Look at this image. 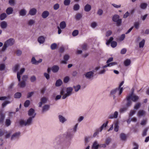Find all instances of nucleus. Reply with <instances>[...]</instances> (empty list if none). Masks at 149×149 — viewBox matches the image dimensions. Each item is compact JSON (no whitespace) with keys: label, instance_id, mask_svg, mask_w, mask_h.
I'll return each instance as SVG.
<instances>
[{"label":"nucleus","instance_id":"nucleus-1","mask_svg":"<svg viewBox=\"0 0 149 149\" xmlns=\"http://www.w3.org/2000/svg\"><path fill=\"white\" fill-rule=\"evenodd\" d=\"M14 43L15 40L12 38H10L6 40L2 48V51L3 52L5 51L8 47L12 46L14 44Z\"/></svg>","mask_w":149,"mask_h":149},{"label":"nucleus","instance_id":"nucleus-2","mask_svg":"<svg viewBox=\"0 0 149 149\" xmlns=\"http://www.w3.org/2000/svg\"><path fill=\"white\" fill-rule=\"evenodd\" d=\"M34 118L30 117L26 121H25L23 120H21L19 121V124L21 126L31 125L32 124L33 119Z\"/></svg>","mask_w":149,"mask_h":149},{"label":"nucleus","instance_id":"nucleus-3","mask_svg":"<svg viewBox=\"0 0 149 149\" xmlns=\"http://www.w3.org/2000/svg\"><path fill=\"white\" fill-rule=\"evenodd\" d=\"M112 20L116 22V25L117 26H120L122 23V19H120V16L119 15L115 14L112 17Z\"/></svg>","mask_w":149,"mask_h":149},{"label":"nucleus","instance_id":"nucleus-4","mask_svg":"<svg viewBox=\"0 0 149 149\" xmlns=\"http://www.w3.org/2000/svg\"><path fill=\"white\" fill-rule=\"evenodd\" d=\"M73 91V88L71 87H68L66 89L67 93L65 94L62 96L63 99H65L67 97L70 96L72 94V92Z\"/></svg>","mask_w":149,"mask_h":149},{"label":"nucleus","instance_id":"nucleus-5","mask_svg":"<svg viewBox=\"0 0 149 149\" xmlns=\"http://www.w3.org/2000/svg\"><path fill=\"white\" fill-rule=\"evenodd\" d=\"M133 94H134V92L133 91L130 94H129L126 97V99L127 102L126 105V107L127 108L130 107L132 104V102L130 100L131 97Z\"/></svg>","mask_w":149,"mask_h":149},{"label":"nucleus","instance_id":"nucleus-6","mask_svg":"<svg viewBox=\"0 0 149 149\" xmlns=\"http://www.w3.org/2000/svg\"><path fill=\"white\" fill-rule=\"evenodd\" d=\"M94 70L87 72L85 73L84 75L87 79H93L94 77Z\"/></svg>","mask_w":149,"mask_h":149},{"label":"nucleus","instance_id":"nucleus-7","mask_svg":"<svg viewBox=\"0 0 149 149\" xmlns=\"http://www.w3.org/2000/svg\"><path fill=\"white\" fill-rule=\"evenodd\" d=\"M73 133L72 129H70L68 130V131L66 134L64 135L65 136L66 138L68 139H70L72 137Z\"/></svg>","mask_w":149,"mask_h":149},{"label":"nucleus","instance_id":"nucleus-8","mask_svg":"<svg viewBox=\"0 0 149 149\" xmlns=\"http://www.w3.org/2000/svg\"><path fill=\"white\" fill-rule=\"evenodd\" d=\"M124 83V81H122L118 87L116 88H117L118 89V91H117V94L118 96H120L122 93L123 88V87H121V86L123 85Z\"/></svg>","mask_w":149,"mask_h":149},{"label":"nucleus","instance_id":"nucleus-9","mask_svg":"<svg viewBox=\"0 0 149 149\" xmlns=\"http://www.w3.org/2000/svg\"><path fill=\"white\" fill-rule=\"evenodd\" d=\"M28 114L30 117L34 118L36 115L34 109L32 108L30 109L28 111Z\"/></svg>","mask_w":149,"mask_h":149},{"label":"nucleus","instance_id":"nucleus-10","mask_svg":"<svg viewBox=\"0 0 149 149\" xmlns=\"http://www.w3.org/2000/svg\"><path fill=\"white\" fill-rule=\"evenodd\" d=\"M118 89L117 88H115L111 91L110 93V96L111 97H113V99L114 100L116 97V95L117 94V91Z\"/></svg>","mask_w":149,"mask_h":149},{"label":"nucleus","instance_id":"nucleus-11","mask_svg":"<svg viewBox=\"0 0 149 149\" xmlns=\"http://www.w3.org/2000/svg\"><path fill=\"white\" fill-rule=\"evenodd\" d=\"M37 12V9L36 8H33L30 10L29 14L31 16H34L36 14Z\"/></svg>","mask_w":149,"mask_h":149},{"label":"nucleus","instance_id":"nucleus-12","mask_svg":"<svg viewBox=\"0 0 149 149\" xmlns=\"http://www.w3.org/2000/svg\"><path fill=\"white\" fill-rule=\"evenodd\" d=\"M118 115V112L117 111H115L113 114H111L109 116L108 118L110 119H112L113 118H117Z\"/></svg>","mask_w":149,"mask_h":149},{"label":"nucleus","instance_id":"nucleus-13","mask_svg":"<svg viewBox=\"0 0 149 149\" xmlns=\"http://www.w3.org/2000/svg\"><path fill=\"white\" fill-rule=\"evenodd\" d=\"M70 58V56L69 55H65L63 57L64 60L61 61V63L66 64L67 63V61L69 60Z\"/></svg>","mask_w":149,"mask_h":149},{"label":"nucleus","instance_id":"nucleus-14","mask_svg":"<svg viewBox=\"0 0 149 149\" xmlns=\"http://www.w3.org/2000/svg\"><path fill=\"white\" fill-rule=\"evenodd\" d=\"M49 15V12L47 10L44 11L42 13L41 16L42 17L44 18L45 19L47 18Z\"/></svg>","mask_w":149,"mask_h":149},{"label":"nucleus","instance_id":"nucleus-15","mask_svg":"<svg viewBox=\"0 0 149 149\" xmlns=\"http://www.w3.org/2000/svg\"><path fill=\"white\" fill-rule=\"evenodd\" d=\"M120 137L121 140L125 141L127 140V136L124 133H121L120 134Z\"/></svg>","mask_w":149,"mask_h":149},{"label":"nucleus","instance_id":"nucleus-16","mask_svg":"<svg viewBox=\"0 0 149 149\" xmlns=\"http://www.w3.org/2000/svg\"><path fill=\"white\" fill-rule=\"evenodd\" d=\"M0 26L2 29H5L7 26V23L6 21H3L0 23Z\"/></svg>","mask_w":149,"mask_h":149},{"label":"nucleus","instance_id":"nucleus-17","mask_svg":"<svg viewBox=\"0 0 149 149\" xmlns=\"http://www.w3.org/2000/svg\"><path fill=\"white\" fill-rule=\"evenodd\" d=\"M50 108V106L48 104H45L42 107V112L44 113L48 111Z\"/></svg>","mask_w":149,"mask_h":149},{"label":"nucleus","instance_id":"nucleus-18","mask_svg":"<svg viewBox=\"0 0 149 149\" xmlns=\"http://www.w3.org/2000/svg\"><path fill=\"white\" fill-rule=\"evenodd\" d=\"M26 85V82L23 81H20L18 84V86L21 88H24Z\"/></svg>","mask_w":149,"mask_h":149},{"label":"nucleus","instance_id":"nucleus-19","mask_svg":"<svg viewBox=\"0 0 149 149\" xmlns=\"http://www.w3.org/2000/svg\"><path fill=\"white\" fill-rule=\"evenodd\" d=\"M58 117L59 121L62 123H64L67 121V119L62 115H59Z\"/></svg>","mask_w":149,"mask_h":149},{"label":"nucleus","instance_id":"nucleus-20","mask_svg":"<svg viewBox=\"0 0 149 149\" xmlns=\"http://www.w3.org/2000/svg\"><path fill=\"white\" fill-rule=\"evenodd\" d=\"M27 11L25 9H21L19 12V16H24L26 14Z\"/></svg>","mask_w":149,"mask_h":149},{"label":"nucleus","instance_id":"nucleus-21","mask_svg":"<svg viewBox=\"0 0 149 149\" xmlns=\"http://www.w3.org/2000/svg\"><path fill=\"white\" fill-rule=\"evenodd\" d=\"M20 134V133L19 132H16L14 134L11 136V140H12L18 138Z\"/></svg>","mask_w":149,"mask_h":149},{"label":"nucleus","instance_id":"nucleus-22","mask_svg":"<svg viewBox=\"0 0 149 149\" xmlns=\"http://www.w3.org/2000/svg\"><path fill=\"white\" fill-rule=\"evenodd\" d=\"M13 9L11 7L8 8L6 10V12L8 15H10L13 13Z\"/></svg>","mask_w":149,"mask_h":149},{"label":"nucleus","instance_id":"nucleus-23","mask_svg":"<svg viewBox=\"0 0 149 149\" xmlns=\"http://www.w3.org/2000/svg\"><path fill=\"white\" fill-rule=\"evenodd\" d=\"M38 42L40 44H43L45 41V38L43 36H40L38 38Z\"/></svg>","mask_w":149,"mask_h":149},{"label":"nucleus","instance_id":"nucleus-24","mask_svg":"<svg viewBox=\"0 0 149 149\" xmlns=\"http://www.w3.org/2000/svg\"><path fill=\"white\" fill-rule=\"evenodd\" d=\"M59 69V67L58 66L54 65L52 67V70L53 72L56 73L58 72Z\"/></svg>","mask_w":149,"mask_h":149},{"label":"nucleus","instance_id":"nucleus-25","mask_svg":"<svg viewBox=\"0 0 149 149\" xmlns=\"http://www.w3.org/2000/svg\"><path fill=\"white\" fill-rule=\"evenodd\" d=\"M91 6L90 5L87 4L84 7V10L86 12H88L91 10Z\"/></svg>","mask_w":149,"mask_h":149},{"label":"nucleus","instance_id":"nucleus-26","mask_svg":"<svg viewBox=\"0 0 149 149\" xmlns=\"http://www.w3.org/2000/svg\"><path fill=\"white\" fill-rule=\"evenodd\" d=\"M82 15L79 13L76 14L75 16V18L77 20H79L82 17Z\"/></svg>","mask_w":149,"mask_h":149},{"label":"nucleus","instance_id":"nucleus-27","mask_svg":"<svg viewBox=\"0 0 149 149\" xmlns=\"http://www.w3.org/2000/svg\"><path fill=\"white\" fill-rule=\"evenodd\" d=\"M59 28L62 29H65L66 27V24L65 22L62 21L59 24Z\"/></svg>","mask_w":149,"mask_h":149},{"label":"nucleus","instance_id":"nucleus-28","mask_svg":"<svg viewBox=\"0 0 149 149\" xmlns=\"http://www.w3.org/2000/svg\"><path fill=\"white\" fill-rule=\"evenodd\" d=\"M63 83L61 79L56 80L55 83V86L56 87H59L61 86Z\"/></svg>","mask_w":149,"mask_h":149},{"label":"nucleus","instance_id":"nucleus-29","mask_svg":"<svg viewBox=\"0 0 149 149\" xmlns=\"http://www.w3.org/2000/svg\"><path fill=\"white\" fill-rule=\"evenodd\" d=\"M139 98V97L138 96L133 95V94L131 97V99L133 102H136L138 100Z\"/></svg>","mask_w":149,"mask_h":149},{"label":"nucleus","instance_id":"nucleus-30","mask_svg":"<svg viewBox=\"0 0 149 149\" xmlns=\"http://www.w3.org/2000/svg\"><path fill=\"white\" fill-rule=\"evenodd\" d=\"M145 114V112L143 110H139L138 112L137 116L140 117L144 115Z\"/></svg>","mask_w":149,"mask_h":149},{"label":"nucleus","instance_id":"nucleus-31","mask_svg":"<svg viewBox=\"0 0 149 149\" xmlns=\"http://www.w3.org/2000/svg\"><path fill=\"white\" fill-rule=\"evenodd\" d=\"M145 41L144 39H143L141 41L139 42V47L140 48H142L143 47Z\"/></svg>","mask_w":149,"mask_h":149},{"label":"nucleus","instance_id":"nucleus-32","mask_svg":"<svg viewBox=\"0 0 149 149\" xmlns=\"http://www.w3.org/2000/svg\"><path fill=\"white\" fill-rule=\"evenodd\" d=\"M7 17L6 13H3L0 15V19L1 20H3L4 19Z\"/></svg>","mask_w":149,"mask_h":149},{"label":"nucleus","instance_id":"nucleus-33","mask_svg":"<svg viewBox=\"0 0 149 149\" xmlns=\"http://www.w3.org/2000/svg\"><path fill=\"white\" fill-rule=\"evenodd\" d=\"M131 63V61L130 59H126L124 62V63L125 66H128Z\"/></svg>","mask_w":149,"mask_h":149},{"label":"nucleus","instance_id":"nucleus-34","mask_svg":"<svg viewBox=\"0 0 149 149\" xmlns=\"http://www.w3.org/2000/svg\"><path fill=\"white\" fill-rule=\"evenodd\" d=\"M109 123V122L108 121H107L106 122V123H104L102 126H101L100 127V132H101L102 131V130H103V129L104 127H106L107 125H108V124Z\"/></svg>","mask_w":149,"mask_h":149},{"label":"nucleus","instance_id":"nucleus-35","mask_svg":"<svg viewBox=\"0 0 149 149\" xmlns=\"http://www.w3.org/2000/svg\"><path fill=\"white\" fill-rule=\"evenodd\" d=\"M119 126L118 122H116L114 124V130L116 132H117L118 131Z\"/></svg>","mask_w":149,"mask_h":149},{"label":"nucleus","instance_id":"nucleus-36","mask_svg":"<svg viewBox=\"0 0 149 149\" xmlns=\"http://www.w3.org/2000/svg\"><path fill=\"white\" fill-rule=\"evenodd\" d=\"M35 22L34 20L30 19L28 21L27 24L29 26H31L35 24Z\"/></svg>","mask_w":149,"mask_h":149},{"label":"nucleus","instance_id":"nucleus-37","mask_svg":"<svg viewBox=\"0 0 149 149\" xmlns=\"http://www.w3.org/2000/svg\"><path fill=\"white\" fill-rule=\"evenodd\" d=\"M147 5V3H142L141 4L140 7L141 8L145 9L146 8Z\"/></svg>","mask_w":149,"mask_h":149},{"label":"nucleus","instance_id":"nucleus-38","mask_svg":"<svg viewBox=\"0 0 149 149\" xmlns=\"http://www.w3.org/2000/svg\"><path fill=\"white\" fill-rule=\"evenodd\" d=\"M79 8L80 6L79 4H75L73 6V9L74 11H77L79 10Z\"/></svg>","mask_w":149,"mask_h":149},{"label":"nucleus","instance_id":"nucleus-39","mask_svg":"<svg viewBox=\"0 0 149 149\" xmlns=\"http://www.w3.org/2000/svg\"><path fill=\"white\" fill-rule=\"evenodd\" d=\"M22 95V94L20 93L17 92L15 93L14 95V97L16 98H19Z\"/></svg>","mask_w":149,"mask_h":149},{"label":"nucleus","instance_id":"nucleus-40","mask_svg":"<svg viewBox=\"0 0 149 149\" xmlns=\"http://www.w3.org/2000/svg\"><path fill=\"white\" fill-rule=\"evenodd\" d=\"M99 144H98L96 141H95L93 144V147L94 148V149H97L99 148Z\"/></svg>","mask_w":149,"mask_h":149},{"label":"nucleus","instance_id":"nucleus-41","mask_svg":"<svg viewBox=\"0 0 149 149\" xmlns=\"http://www.w3.org/2000/svg\"><path fill=\"white\" fill-rule=\"evenodd\" d=\"M11 123V122L9 119H7L5 121V125L6 126L8 127L9 126Z\"/></svg>","mask_w":149,"mask_h":149},{"label":"nucleus","instance_id":"nucleus-42","mask_svg":"<svg viewBox=\"0 0 149 149\" xmlns=\"http://www.w3.org/2000/svg\"><path fill=\"white\" fill-rule=\"evenodd\" d=\"M80 88L81 86L79 85L73 86V88L74 89L75 91L76 92H77L80 89Z\"/></svg>","mask_w":149,"mask_h":149},{"label":"nucleus","instance_id":"nucleus-43","mask_svg":"<svg viewBox=\"0 0 149 149\" xmlns=\"http://www.w3.org/2000/svg\"><path fill=\"white\" fill-rule=\"evenodd\" d=\"M111 139L109 137L107 138L105 141V144H106V146L109 145L111 142Z\"/></svg>","mask_w":149,"mask_h":149},{"label":"nucleus","instance_id":"nucleus-44","mask_svg":"<svg viewBox=\"0 0 149 149\" xmlns=\"http://www.w3.org/2000/svg\"><path fill=\"white\" fill-rule=\"evenodd\" d=\"M5 118V115L3 113L0 114V122H2Z\"/></svg>","mask_w":149,"mask_h":149},{"label":"nucleus","instance_id":"nucleus-45","mask_svg":"<svg viewBox=\"0 0 149 149\" xmlns=\"http://www.w3.org/2000/svg\"><path fill=\"white\" fill-rule=\"evenodd\" d=\"M127 108L126 107L121 108L120 109L119 112L120 113H123L124 112L126 111L127 110Z\"/></svg>","mask_w":149,"mask_h":149},{"label":"nucleus","instance_id":"nucleus-46","mask_svg":"<svg viewBox=\"0 0 149 149\" xmlns=\"http://www.w3.org/2000/svg\"><path fill=\"white\" fill-rule=\"evenodd\" d=\"M113 38L112 37H111L106 42V44L107 45H109V44L112 41H113Z\"/></svg>","mask_w":149,"mask_h":149},{"label":"nucleus","instance_id":"nucleus-47","mask_svg":"<svg viewBox=\"0 0 149 149\" xmlns=\"http://www.w3.org/2000/svg\"><path fill=\"white\" fill-rule=\"evenodd\" d=\"M57 47V44L56 43H54L51 45L50 47L52 50H54Z\"/></svg>","mask_w":149,"mask_h":149},{"label":"nucleus","instance_id":"nucleus-48","mask_svg":"<svg viewBox=\"0 0 149 149\" xmlns=\"http://www.w3.org/2000/svg\"><path fill=\"white\" fill-rule=\"evenodd\" d=\"M117 45V42L115 41H112L111 42V46L113 48L116 47Z\"/></svg>","mask_w":149,"mask_h":149},{"label":"nucleus","instance_id":"nucleus-49","mask_svg":"<svg viewBox=\"0 0 149 149\" xmlns=\"http://www.w3.org/2000/svg\"><path fill=\"white\" fill-rule=\"evenodd\" d=\"M139 23L138 22H136L134 24V26L136 29H138L139 28Z\"/></svg>","mask_w":149,"mask_h":149},{"label":"nucleus","instance_id":"nucleus-50","mask_svg":"<svg viewBox=\"0 0 149 149\" xmlns=\"http://www.w3.org/2000/svg\"><path fill=\"white\" fill-rule=\"evenodd\" d=\"M70 0H65L64 1V4L66 6H68L70 4Z\"/></svg>","mask_w":149,"mask_h":149},{"label":"nucleus","instance_id":"nucleus-51","mask_svg":"<svg viewBox=\"0 0 149 149\" xmlns=\"http://www.w3.org/2000/svg\"><path fill=\"white\" fill-rule=\"evenodd\" d=\"M31 62L33 64L37 65V61L36 60L34 57H33L31 59Z\"/></svg>","mask_w":149,"mask_h":149},{"label":"nucleus","instance_id":"nucleus-52","mask_svg":"<svg viewBox=\"0 0 149 149\" xmlns=\"http://www.w3.org/2000/svg\"><path fill=\"white\" fill-rule=\"evenodd\" d=\"M47 98L43 97L41 99V101L43 103H46L47 101Z\"/></svg>","mask_w":149,"mask_h":149},{"label":"nucleus","instance_id":"nucleus-53","mask_svg":"<svg viewBox=\"0 0 149 149\" xmlns=\"http://www.w3.org/2000/svg\"><path fill=\"white\" fill-rule=\"evenodd\" d=\"M30 79L31 81V82H35L36 80V77L35 76L33 75L30 78Z\"/></svg>","mask_w":149,"mask_h":149},{"label":"nucleus","instance_id":"nucleus-54","mask_svg":"<svg viewBox=\"0 0 149 149\" xmlns=\"http://www.w3.org/2000/svg\"><path fill=\"white\" fill-rule=\"evenodd\" d=\"M141 105V104L140 103H136L134 107V109L136 110L139 109Z\"/></svg>","mask_w":149,"mask_h":149},{"label":"nucleus","instance_id":"nucleus-55","mask_svg":"<svg viewBox=\"0 0 149 149\" xmlns=\"http://www.w3.org/2000/svg\"><path fill=\"white\" fill-rule=\"evenodd\" d=\"M30 104V101L29 100H26L25 102L24 106L25 107H27L29 106Z\"/></svg>","mask_w":149,"mask_h":149},{"label":"nucleus","instance_id":"nucleus-56","mask_svg":"<svg viewBox=\"0 0 149 149\" xmlns=\"http://www.w3.org/2000/svg\"><path fill=\"white\" fill-rule=\"evenodd\" d=\"M103 13V10L101 9H99L97 11V14L99 16H101L102 15Z\"/></svg>","mask_w":149,"mask_h":149},{"label":"nucleus","instance_id":"nucleus-57","mask_svg":"<svg viewBox=\"0 0 149 149\" xmlns=\"http://www.w3.org/2000/svg\"><path fill=\"white\" fill-rule=\"evenodd\" d=\"M78 33V31L77 30H75L73 31L72 34L73 36H75L77 35Z\"/></svg>","mask_w":149,"mask_h":149},{"label":"nucleus","instance_id":"nucleus-58","mask_svg":"<svg viewBox=\"0 0 149 149\" xmlns=\"http://www.w3.org/2000/svg\"><path fill=\"white\" fill-rule=\"evenodd\" d=\"M9 3L10 6H14L15 4V0H9L8 1Z\"/></svg>","mask_w":149,"mask_h":149},{"label":"nucleus","instance_id":"nucleus-59","mask_svg":"<svg viewBox=\"0 0 149 149\" xmlns=\"http://www.w3.org/2000/svg\"><path fill=\"white\" fill-rule=\"evenodd\" d=\"M34 94V92L33 91H32L28 93L27 96V98H30V97H31Z\"/></svg>","mask_w":149,"mask_h":149},{"label":"nucleus","instance_id":"nucleus-60","mask_svg":"<svg viewBox=\"0 0 149 149\" xmlns=\"http://www.w3.org/2000/svg\"><path fill=\"white\" fill-rule=\"evenodd\" d=\"M59 5L58 3H56L54 6V10H56L59 8Z\"/></svg>","mask_w":149,"mask_h":149},{"label":"nucleus","instance_id":"nucleus-61","mask_svg":"<svg viewBox=\"0 0 149 149\" xmlns=\"http://www.w3.org/2000/svg\"><path fill=\"white\" fill-rule=\"evenodd\" d=\"M28 78V76L27 75H24L22 78V81L26 82Z\"/></svg>","mask_w":149,"mask_h":149},{"label":"nucleus","instance_id":"nucleus-62","mask_svg":"<svg viewBox=\"0 0 149 149\" xmlns=\"http://www.w3.org/2000/svg\"><path fill=\"white\" fill-rule=\"evenodd\" d=\"M54 147L56 149H59L61 147L60 143H59L58 145H56V143H55Z\"/></svg>","mask_w":149,"mask_h":149},{"label":"nucleus","instance_id":"nucleus-63","mask_svg":"<svg viewBox=\"0 0 149 149\" xmlns=\"http://www.w3.org/2000/svg\"><path fill=\"white\" fill-rule=\"evenodd\" d=\"M148 127L146 128L144 130L142 135L143 136H146L147 134V132L148 130Z\"/></svg>","mask_w":149,"mask_h":149},{"label":"nucleus","instance_id":"nucleus-64","mask_svg":"<svg viewBox=\"0 0 149 149\" xmlns=\"http://www.w3.org/2000/svg\"><path fill=\"white\" fill-rule=\"evenodd\" d=\"M5 68V65L2 64L0 65V70L2 71L4 70Z\"/></svg>","mask_w":149,"mask_h":149}]
</instances>
